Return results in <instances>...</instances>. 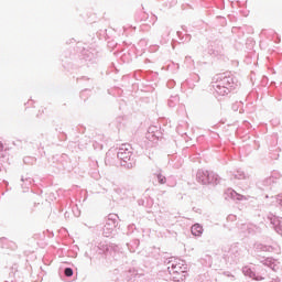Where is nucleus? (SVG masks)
<instances>
[{"label": "nucleus", "mask_w": 282, "mask_h": 282, "mask_svg": "<svg viewBox=\"0 0 282 282\" xmlns=\"http://www.w3.org/2000/svg\"><path fill=\"white\" fill-rule=\"evenodd\" d=\"M130 166H133V163H130Z\"/></svg>", "instance_id": "obj_5"}, {"label": "nucleus", "mask_w": 282, "mask_h": 282, "mask_svg": "<svg viewBox=\"0 0 282 282\" xmlns=\"http://www.w3.org/2000/svg\"><path fill=\"white\" fill-rule=\"evenodd\" d=\"M159 184H166V176L158 174Z\"/></svg>", "instance_id": "obj_3"}, {"label": "nucleus", "mask_w": 282, "mask_h": 282, "mask_svg": "<svg viewBox=\"0 0 282 282\" xmlns=\"http://www.w3.org/2000/svg\"><path fill=\"white\" fill-rule=\"evenodd\" d=\"M133 155V152L131 151L130 145L123 144L119 152H118V158L119 160H122V162H131V158Z\"/></svg>", "instance_id": "obj_1"}, {"label": "nucleus", "mask_w": 282, "mask_h": 282, "mask_svg": "<svg viewBox=\"0 0 282 282\" xmlns=\"http://www.w3.org/2000/svg\"><path fill=\"white\" fill-rule=\"evenodd\" d=\"M202 232H204V228L199 224H195L192 227V235H194V237H200Z\"/></svg>", "instance_id": "obj_2"}, {"label": "nucleus", "mask_w": 282, "mask_h": 282, "mask_svg": "<svg viewBox=\"0 0 282 282\" xmlns=\"http://www.w3.org/2000/svg\"><path fill=\"white\" fill-rule=\"evenodd\" d=\"M66 276H73L74 275V270L72 268H66L64 271Z\"/></svg>", "instance_id": "obj_4"}]
</instances>
